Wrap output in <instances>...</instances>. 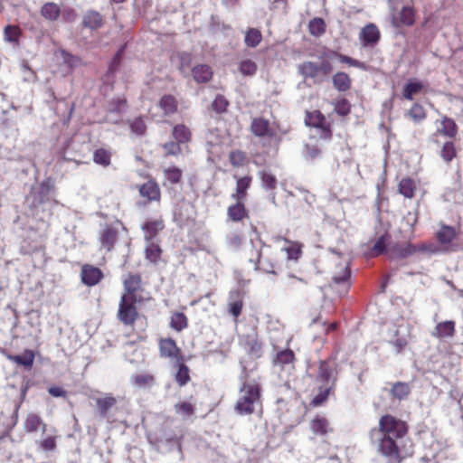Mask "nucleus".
<instances>
[{"mask_svg": "<svg viewBox=\"0 0 463 463\" xmlns=\"http://www.w3.org/2000/svg\"><path fill=\"white\" fill-rule=\"evenodd\" d=\"M52 184L49 181H43L37 188H33L32 195L37 203H43L49 199Z\"/></svg>", "mask_w": 463, "mask_h": 463, "instance_id": "19", "label": "nucleus"}, {"mask_svg": "<svg viewBox=\"0 0 463 463\" xmlns=\"http://www.w3.org/2000/svg\"><path fill=\"white\" fill-rule=\"evenodd\" d=\"M240 71L245 76H253L257 71V65L251 60H243L240 63Z\"/></svg>", "mask_w": 463, "mask_h": 463, "instance_id": "50", "label": "nucleus"}, {"mask_svg": "<svg viewBox=\"0 0 463 463\" xmlns=\"http://www.w3.org/2000/svg\"><path fill=\"white\" fill-rule=\"evenodd\" d=\"M227 215L232 222H241L247 216V210L241 201H237L234 204L228 207Z\"/></svg>", "mask_w": 463, "mask_h": 463, "instance_id": "20", "label": "nucleus"}, {"mask_svg": "<svg viewBox=\"0 0 463 463\" xmlns=\"http://www.w3.org/2000/svg\"><path fill=\"white\" fill-rule=\"evenodd\" d=\"M334 87L341 92L348 90L351 87V80L349 76L345 72H337L333 76Z\"/></svg>", "mask_w": 463, "mask_h": 463, "instance_id": "32", "label": "nucleus"}, {"mask_svg": "<svg viewBox=\"0 0 463 463\" xmlns=\"http://www.w3.org/2000/svg\"><path fill=\"white\" fill-rule=\"evenodd\" d=\"M246 345L250 354L255 357L261 356L262 345L256 336H249Z\"/></svg>", "mask_w": 463, "mask_h": 463, "instance_id": "43", "label": "nucleus"}, {"mask_svg": "<svg viewBox=\"0 0 463 463\" xmlns=\"http://www.w3.org/2000/svg\"><path fill=\"white\" fill-rule=\"evenodd\" d=\"M410 386L406 383L397 382L395 383L392 389L391 393L394 398L399 400L405 399L410 393Z\"/></svg>", "mask_w": 463, "mask_h": 463, "instance_id": "38", "label": "nucleus"}, {"mask_svg": "<svg viewBox=\"0 0 463 463\" xmlns=\"http://www.w3.org/2000/svg\"><path fill=\"white\" fill-rule=\"evenodd\" d=\"M170 326L180 332L187 326V318L184 313L176 312L171 317Z\"/></svg>", "mask_w": 463, "mask_h": 463, "instance_id": "42", "label": "nucleus"}, {"mask_svg": "<svg viewBox=\"0 0 463 463\" xmlns=\"http://www.w3.org/2000/svg\"><path fill=\"white\" fill-rule=\"evenodd\" d=\"M415 184L410 178L402 179L399 184V191L406 198H412L414 195Z\"/></svg>", "mask_w": 463, "mask_h": 463, "instance_id": "44", "label": "nucleus"}, {"mask_svg": "<svg viewBox=\"0 0 463 463\" xmlns=\"http://www.w3.org/2000/svg\"><path fill=\"white\" fill-rule=\"evenodd\" d=\"M251 183V177L250 176H243L237 180L236 184V193L232 194V198H233L236 201H242L245 196L248 188L250 187Z\"/></svg>", "mask_w": 463, "mask_h": 463, "instance_id": "26", "label": "nucleus"}, {"mask_svg": "<svg viewBox=\"0 0 463 463\" xmlns=\"http://www.w3.org/2000/svg\"><path fill=\"white\" fill-rule=\"evenodd\" d=\"M409 115L415 122H420L426 118L424 109L417 103L409 110Z\"/></svg>", "mask_w": 463, "mask_h": 463, "instance_id": "56", "label": "nucleus"}, {"mask_svg": "<svg viewBox=\"0 0 463 463\" xmlns=\"http://www.w3.org/2000/svg\"><path fill=\"white\" fill-rule=\"evenodd\" d=\"M60 7L54 3H46L41 10L42 15L50 21L56 20L60 15Z\"/></svg>", "mask_w": 463, "mask_h": 463, "instance_id": "37", "label": "nucleus"}, {"mask_svg": "<svg viewBox=\"0 0 463 463\" xmlns=\"http://www.w3.org/2000/svg\"><path fill=\"white\" fill-rule=\"evenodd\" d=\"M139 193L142 197L147 198L149 201H158L160 199V189L154 181H148L142 184Z\"/></svg>", "mask_w": 463, "mask_h": 463, "instance_id": "18", "label": "nucleus"}, {"mask_svg": "<svg viewBox=\"0 0 463 463\" xmlns=\"http://www.w3.org/2000/svg\"><path fill=\"white\" fill-rule=\"evenodd\" d=\"M116 399L111 395L103 398H97L96 404L99 411L100 416L105 418L108 411L116 404Z\"/></svg>", "mask_w": 463, "mask_h": 463, "instance_id": "34", "label": "nucleus"}, {"mask_svg": "<svg viewBox=\"0 0 463 463\" xmlns=\"http://www.w3.org/2000/svg\"><path fill=\"white\" fill-rule=\"evenodd\" d=\"M457 236L454 227L442 224L437 232V239L440 244L450 243Z\"/></svg>", "mask_w": 463, "mask_h": 463, "instance_id": "25", "label": "nucleus"}, {"mask_svg": "<svg viewBox=\"0 0 463 463\" xmlns=\"http://www.w3.org/2000/svg\"><path fill=\"white\" fill-rule=\"evenodd\" d=\"M351 276V271L348 264H346L339 274H335L333 277V283L335 286L342 287V292L346 293L349 288V279Z\"/></svg>", "mask_w": 463, "mask_h": 463, "instance_id": "24", "label": "nucleus"}, {"mask_svg": "<svg viewBox=\"0 0 463 463\" xmlns=\"http://www.w3.org/2000/svg\"><path fill=\"white\" fill-rule=\"evenodd\" d=\"M159 107L166 116L172 115L177 110V101L172 95H165L159 101Z\"/></svg>", "mask_w": 463, "mask_h": 463, "instance_id": "31", "label": "nucleus"}, {"mask_svg": "<svg viewBox=\"0 0 463 463\" xmlns=\"http://www.w3.org/2000/svg\"><path fill=\"white\" fill-rule=\"evenodd\" d=\"M160 353L165 357H174L178 351L175 342L171 339H163L159 343Z\"/></svg>", "mask_w": 463, "mask_h": 463, "instance_id": "35", "label": "nucleus"}, {"mask_svg": "<svg viewBox=\"0 0 463 463\" xmlns=\"http://www.w3.org/2000/svg\"><path fill=\"white\" fill-rule=\"evenodd\" d=\"M102 278V272L99 268L85 265L81 270V280L88 286H94L99 282Z\"/></svg>", "mask_w": 463, "mask_h": 463, "instance_id": "11", "label": "nucleus"}, {"mask_svg": "<svg viewBox=\"0 0 463 463\" xmlns=\"http://www.w3.org/2000/svg\"><path fill=\"white\" fill-rule=\"evenodd\" d=\"M228 101L223 96L218 95L212 103V108L217 113L224 112L227 109Z\"/></svg>", "mask_w": 463, "mask_h": 463, "instance_id": "58", "label": "nucleus"}, {"mask_svg": "<svg viewBox=\"0 0 463 463\" xmlns=\"http://www.w3.org/2000/svg\"><path fill=\"white\" fill-rule=\"evenodd\" d=\"M110 153L103 148L97 149L93 154V161L103 166H108L110 164Z\"/></svg>", "mask_w": 463, "mask_h": 463, "instance_id": "48", "label": "nucleus"}, {"mask_svg": "<svg viewBox=\"0 0 463 463\" xmlns=\"http://www.w3.org/2000/svg\"><path fill=\"white\" fill-rule=\"evenodd\" d=\"M242 382L240 388V395L235 405V411L239 415H248L255 411L260 402V388L255 382H247L248 373L243 367L240 376Z\"/></svg>", "mask_w": 463, "mask_h": 463, "instance_id": "2", "label": "nucleus"}, {"mask_svg": "<svg viewBox=\"0 0 463 463\" xmlns=\"http://www.w3.org/2000/svg\"><path fill=\"white\" fill-rule=\"evenodd\" d=\"M192 72L194 80L199 83L208 82L213 77V71L211 67L206 64L194 67Z\"/></svg>", "mask_w": 463, "mask_h": 463, "instance_id": "21", "label": "nucleus"}, {"mask_svg": "<svg viewBox=\"0 0 463 463\" xmlns=\"http://www.w3.org/2000/svg\"><path fill=\"white\" fill-rule=\"evenodd\" d=\"M261 39L260 32L258 29L250 28L246 32L244 42L248 47L254 48L260 43Z\"/></svg>", "mask_w": 463, "mask_h": 463, "instance_id": "40", "label": "nucleus"}, {"mask_svg": "<svg viewBox=\"0 0 463 463\" xmlns=\"http://www.w3.org/2000/svg\"><path fill=\"white\" fill-rule=\"evenodd\" d=\"M245 154L240 150L232 151L230 154V162L234 166H241L244 164Z\"/></svg>", "mask_w": 463, "mask_h": 463, "instance_id": "60", "label": "nucleus"}, {"mask_svg": "<svg viewBox=\"0 0 463 463\" xmlns=\"http://www.w3.org/2000/svg\"><path fill=\"white\" fill-rule=\"evenodd\" d=\"M298 72L306 79H314L319 73V67L313 61H304L298 65Z\"/></svg>", "mask_w": 463, "mask_h": 463, "instance_id": "33", "label": "nucleus"}, {"mask_svg": "<svg viewBox=\"0 0 463 463\" xmlns=\"http://www.w3.org/2000/svg\"><path fill=\"white\" fill-rule=\"evenodd\" d=\"M174 409L175 413L184 419L189 418L194 412V406L189 402H178L174 406Z\"/></svg>", "mask_w": 463, "mask_h": 463, "instance_id": "41", "label": "nucleus"}, {"mask_svg": "<svg viewBox=\"0 0 463 463\" xmlns=\"http://www.w3.org/2000/svg\"><path fill=\"white\" fill-rule=\"evenodd\" d=\"M176 383L180 386L185 385L190 381L189 368L184 364H178V370L175 375Z\"/></svg>", "mask_w": 463, "mask_h": 463, "instance_id": "45", "label": "nucleus"}, {"mask_svg": "<svg viewBox=\"0 0 463 463\" xmlns=\"http://www.w3.org/2000/svg\"><path fill=\"white\" fill-rule=\"evenodd\" d=\"M124 288L126 293L122 296H128L132 300H141L137 297V291L141 288V278L137 274H129L124 280Z\"/></svg>", "mask_w": 463, "mask_h": 463, "instance_id": "8", "label": "nucleus"}, {"mask_svg": "<svg viewBox=\"0 0 463 463\" xmlns=\"http://www.w3.org/2000/svg\"><path fill=\"white\" fill-rule=\"evenodd\" d=\"M229 312L231 315H232L234 317H238L242 309V300L241 299H234L233 300V294H231L230 296V301H229Z\"/></svg>", "mask_w": 463, "mask_h": 463, "instance_id": "53", "label": "nucleus"}, {"mask_svg": "<svg viewBox=\"0 0 463 463\" xmlns=\"http://www.w3.org/2000/svg\"><path fill=\"white\" fill-rule=\"evenodd\" d=\"M82 24L90 30H97L103 25V17L95 10H88L83 15Z\"/></svg>", "mask_w": 463, "mask_h": 463, "instance_id": "15", "label": "nucleus"}, {"mask_svg": "<svg viewBox=\"0 0 463 463\" xmlns=\"http://www.w3.org/2000/svg\"><path fill=\"white\" fill-rule=\"evenodd\" d=\"M407 431L404 421L387 414L381 417L379 427L370 431V440L387 463H401L404 458L402 447Z\"/></svg>", "mask_w": 463, "mask_h": 463, "instance_id": "1", "label": "nucleus"}, {"mask_svg": "<svg viewBox=\"0 0 463 463\" xmlns=\"http://www.w3.org/2000/svg\"><path fill=\"white\" fill-rule=\"evenodd\" d=\"M360 40L364 46H373L380 40V32L373 24L365 25L360 33Z\"/></svg>", "mask_w": 463, "mask_h": 463, "instance_id": "9", "label": "nucleus"}, {"mask_svg": "<svg viewBox=\"0 0 463 463\" xmlns=\"http://www.w3.org/2000/svg\"><path fill=\"white\" fill-rule=\"evenodd\" d=\"M258 175L261 182V187L266 191H273L277 186V178L270 171L263 169L259 171Z\"/></svg>", "mask_w": 463, "mask_h": 463, "instance_id": "28", "label": "nucleus"}, {"mask_svg": "<svg viewBox=\"0 0 463 463\" xmlns=\"http://www.w3.org/2000/svg\"><path fill=\"white\" fill-rule=\"evenodd\" d=\"M180 145L177 141H170L164 145V148L167 155L176 156L181 152Z\"/></svg>", "mask_w": 463, "mask_h": 463, "instance_id": "64", "label": "nucleus"}, {"mask_svg": "<svg viewBox=\"0 0 463 463\" xmlns=\"http://www.w3.org/2000/svg\"><path fill=\"white\" fill-rule=\"evenodd\" d=\"M440 131L448 137H454L457 132V126L450 118H445L441 123Z\"/></svg>", "mask_w": 463, "mask_h": 463, "instance_id": "55", "label": "nucleus"}, {"mask_svg": "<svg viewBox=\"0 0 463 463\" xmlns=\"http://www.w3.org/2000/svg\"><path fill=\"white\" fill-rule=\"evenodd\" d=\"M141 300H132L128 296H121L118 305V318L126 326H131L137 317V310L135 307L136 302Z\"/></svg>", "mask_w": 463, "mask_h": 463, "instance_id": "7", "label": "nucleus"}, {"mask_svg": "<svg viewBox=\"0 0 463 463\" xmlns=\"http://www.w3.org/2000/svg\"><path fill=\"white\" fill-rule=\"evenodd\" d=\"M251 132L254 136L260 137L263 144L275 143L279 144L280 137L276 131L270 127L269 121L263 118H253L250 125Z\"/></svg>", "mask_w": 463, "mask_h": 463, "instance_id": "5", "label": "nucleus"}, {"mask_svg": "<svg viewBox=\"0 0 463 463\" xmlns=\"http://www.w3.org/2000/svg\"><path fill=\"white\" fill-rule=\"evenodd\" d=\"M396 252L401 258H407L417 252V245L407 243L396 247Z\"/></svg>", "mask_w": 463, "mask_h": 463, "instance_id": "51", "label": "nucleus"}, {"mask_svg": "<svg viewBox=\"0 0 463 463\" xmlns=\"http://www.w3.org/2000/svg\"><path fill=\"white\" fill-rule=\"evenodd\" d=\"M10 359L17 364L24 365V367H31L33 364L34 355L32 352H27L22 355L10 356Z\"/></svg>", "mask_w": 463, "mask_h": 463, "instance_id": "49", "label": "nucleus"}, {"mask_svg": "<svg viewBox=\"0 0 463 463\" xmlns=\"http://www.w3.org/2000/svg\"><path fill=\"white\" fill-rule=\"evenodd\" d=\"M125 99H117L111 101L109 105V111L106 116V120L109 123L118 124L119 123V119H113L112 115L121 114L125 108Z\"/></svg>", "mask_w": 463, "mask_h": 463, "instance_id": "27", "label": "nucleus"}, {"mask_svg": "<svg viewBox=\"0 0 463 463\" xmlns=\"http://www.w3.org/2000/svg\"><path fill=\"white\" fill-rule=\"evenodd\" d=\"M295 360V354L290 349L282 350L277 353L273 359L275 366L285 368L286 366H291Z\"/></svg>", "mask_w": 463, "mask_h": 463, "instance_id": "22", "label": "nucleus"}, {"mask_svg": "<svg viewBox=\"0 0 463 463\" xmlns=\"http://www.w3.org/2000/svg\"><path fill=\"white\" fill-rule=\"evenodd\" d=\"M20 35V29L14 25H7L5 28V39L8 42H17Z\"/></svg>", "mask_w": 463, "mask_h": 463, "instance_id": "57", "label": "nucleus"}, {"mask_svg": "<svg viewBox=\"0 0 463 463\" xmlns=\"http://www.w3.org/2000/svg\"><path fill=\"white\" fill-rule=\"evenodd\" d=\"M56 55L61 59V64L66 66L67 71H71L84 64L80 57L73 55L64 49L59 50Z\"/></svg>", "mask_w": 463, "mask_h": 463, "instance_id": "10", "label": "nucleus"}, {"mask_svg": "<svg viewBox=\"0 0 463 463\" xmlns=\"http://www.w3.org/2000/svg\"><path fill=\"white\" fill-rule=\"evenodd\" d=\"M162 250L155 241H146L145 256L147 260L156 264L160 260Z\"/></svg>", "mask_w": 463, "mask_h": 463, "instance_id": "23", "label": "nucleus"}, {"mask_svg": "<svg viewBox=\"0 0 463 463\" xmlns=\"http://www.w3.org/2000/svg\"><path fill=\"white\" fill-rule=\"evenodd\" d=\"M338 377L336 364L324 360L319 362L317 383L319 385L335 388Z\"/></svg>", "mask_w": 463, "mask_h": 463, "instance_id": "6", "label": "nucleus"}, {"mask_svg": "<svg viewBox=\"0 0 463 463\" xmlns=\"http://www.w3.org/2000/svg\"><path fill=\"white\" fill-rule=\"evenodd\" d=\"M250 243L252 250L249 259L250 262L254 264V270H261L265 273L276 274L275 263L269 257L263 258L261 249L266 245L258 238H251Z\"/></svg>", "mask_w": 463, "mask_h": 463, "instance_id": "3", "label": "nucleus"}, {"mask_svg": "<svg viewBox=\"0 0 463 463\" xmlns=\"http://www.w3.org/2000/svg\"><path fill=\"white\" fill-rule=\"evenodd\" d=\"M130 128L132 132L137 135L144 134L146 130V125L144 120L141 118H137L133 121L130 122Z\"/></svg>", "mask_w": 463, "mask_h": 463, "instance_id": "61", "label": "nucleus"}, {"mask_svg": "<svg viewBox=\"0 0 463 463\" xmlns=\"http://www.w3.org/2000/svg\"><path fill=\"white\" fill-rule=\"evenodd\" d=\"M421 89V82L418 80H410L403 87V97L406 99L411 100L413 99V95L419 93Z\"/></svg>", "mask_w": 463, "mask_h": 463, "instance_id": "39", "label": "nucleus"}, {"mask_svg": "<svg viewBox=\"0 0 463 463\" xmlns=\"http://www.w3.org/2000/svg\"><path fill=\"white\" fill-rule=\"evenodd\" d=\"M165 225L162 220L147 221L142 225L144 238L146 241H155L157 233L164 229Z\"/></svg>", "mask_w": 463, "mask_h": 463, "instance_id": "12", "label": "nucleus"}, {"mask_svg": "<svg viewBox=\"0 0 463 463\" xmlns=\"http://www.w3.org/2000/svg\"><path fill=\"white\" fill-rule=\"evenodd\" d=\"M440 156L447 162L451 161L455 157L456 150L452 142L448 141L443 145Z\"/></svg>", "mask_w": 463, "mask_h": 463, "instance_id": "54", "label": "nucleus"}, {"mask_svg": "<svg viewBox=\"0 0 463 463\" xmlns=\"http://www.w3.org/2000/svg\"><path fill=\"white\" fill-rule=\"evenodd\" d=\"M24 427L25 431H27V432H35L39 429L42 430L43 433H44L46 431V424L35 413H29L26 416V419L24 423Z\"/></svg>", "mask_w": 463, "mask_h": 463, "instance_id": "17", "label": "nucleus"}, {"mask_svg": "<svg viewBox=\"0 0 463 463\" xmlns=\"http://www.w3.org/2000/svg\"><path fill=\"white\" fill-rule=\"evenodd\" d=\"M455 331V322L452 320H448L439 323L435 326L431 335L439 339L449 338L454 335Z\"/></svg>", "mask_w": 463, "mask_h": 463, "instance_id": "13", "label": "nucleus"}, {"mask_svg": "<svg viewBox=\"0 0 463 463\" xmlns=\"http://www.w3.org/2000/svg\"><path fill=\"white\" fill-rule=\"evenodd\" d=\"M164 178L165 186L178 184L182 179V171L175 166L165 168Z\"/></svg>", "mask_w": 463, "mask_h": 463, "instance_id": "30", "label": "nucleus"}, {"mask_svg": "<svg viewBox=\"0 0 463 463\" xmlns=\"http://www.w3.org/2000/svg\"><path fill=\"white\" fill-rule=\"evenodd\" d=\"M305 123L311 128V136H317L321 139H329L331 137L329 123L320 111L307 112Z\"/></svg>", "mask_w": 463, "mask_h": 463, "instance_id": "4", "label": "nucleus"}, {"mask_svg": "<svg viewBox=\"0 0 463 463\" xmlns=\"http://www.w3.org/2000/svg\"><path fill=\"white\" fill-rule=\"evenodd\" d=\"M338 59L341 62H345L350 66L364 69L365 65L364 62H361L358 60L353 59L349 56L344 55V54H338Z\"/></svg>", "mask_w": 463, "mask_h": 463, "instance_id": "63", "label": "nucleus"}, {"mask_svg": "<svg viewBox=\"0 0 463 463\" xmlns=\"http://www.w3.org/2000/svg\"><path fill=\"white\" fill-rule=\"evenodd\" d=\"M131 382L138 388H146L154 383V377L150 374H136L131 377Z\"/></svg>", "mask_w": 463, "mask_h": 463, "instance_id": "46", "label": "nucleus"}, {"mask_svg": "<svg viewBox=\"0 0 463 463\" xmlns=\"http://www.w3.org/2000/svg\"><path fill=\"white\" fill-rule=\"evenodd\" d=\"M309 31L313 35H321L325 32L324 21L321 18H314L309 23Z\"/></svg>", "mask_w": 463, "mask_h": 463, "instance_id": "52", "label": "nucleus"}, {"mask_svg": "<svg viewBox=\"0 0 463 463\" xmlns=\"http://www.w3.org/2000/svg\"><path fill=\"white\" fill-rule=\"evenodd\" d=\"M118 232L116 229L107 226L99 234L101 249L110 251L117 241Z\"/></svg>", "mask_w": 463, "mask_h": 463, "instance_id": "14", "label": "nucleus"}, {"mask_svg": "<svg viewBox=\"0 0 463 463\" xmlns=\"http://www.w3.org/2000/svg\"><path fill=\"white\" fill-rule=\"evenodd\" d=\"M226 242L229 248L232 250H238L241 245L242 239L240 234L236 232H232L227 235Z\"/></svg>", "mask_w": 463, "mask_h": 463, "instance_id": "59", "label": "nucleus"}, {"mask_svg": "<svg viewBox=\"0 0 463 463\" xmlns=\"http://www.w3.org/2000/svg\"><path fill=\"white\" fill-rule=\"evenodd\" d=\"M179 60H180V68H179L180 71L184 75H186L188 73V68L191 63V55L186 52H182L179 55Z\"/></svg>", "mask_w": 463, "mask_h": 463, "instance_id": "62", "label": "nucleus"}, {"mask_svg": "<svg viewBox=\"0 0 463 463\" xmlns=\"http://www.w3.org/2000/svg\"><path fill=\"white\" fill-rule=\"evenodd\" d=\"M335 388L332 387H326V386H318V392L317 394L313 398L311 403L314 406H320L324 402H326L329 396V393L331 391H333Z\"/></svg>", "mask_w": 463, "mask_h": 463, "instance_id": "47", "label": "nucleus"}, {"mask_svg": "<svg viewBox=\"0 0 463 463\" xmlns=\"http://www.w3.org/2000/svg\"><path fill=\"white\" fill-rule=\"evenodd\" d=\"M415 13L411 6H404L397 16L393 17V24L396 26L406 25L411 26L414 24Z\"/></svg>", "mask_w": 463, "mask_h": 463, "instance_id": "16", "label": "nucleus"}, {"mask_svg": "<svg viewBox=\"0 0 463 463\" xmlns=\"http://www.w3.org/2000/svg\"><path fill=\"white\" fill-rule=\"evenodd\" d=\"M172 137L179 144H185L189 142L191 139V132L186 126L183 124H178L174 127L172 131Z\"/></svg>", "mask_w": 463, "mask_h": 463, "instance_id": "29", "label": "nucleus"}, {"mask_svg": "<svg viewBox=\"0 0 463 463\" xmlns=\"http://www.w3.org/2000/svg\"><path fill=\"white\" fill-rule=\"evenodd\" d=\"M310 428L315 434L326 435L329 430V423L326 418L317 416L311 421Z\"/></svg>", "mask_w": 463, "mask_h": 463, "instance_id": "36", "label": "nucleus"}]
</instances>
